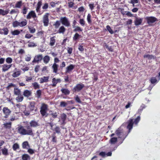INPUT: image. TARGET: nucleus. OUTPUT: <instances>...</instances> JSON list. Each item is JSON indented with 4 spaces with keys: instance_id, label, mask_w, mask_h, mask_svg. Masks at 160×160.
Masks as SVG:
<instances>
[{
    "instance_id": "obj_9",
    "label": "nucleus",
    "mask_w": 160,
    "mask_h": 160,
    "mask_svg": "<svg viewBox=\"0 0 160 160\" xmlns=\"http://www.w3.org/2000/svg\"><path fill=\"white\" fill-rule=\"evenodd\" d=\"M49 13H46L43 17V23L44 25L45 26H47L48 25L49 23V19L48 18Z\"/></svg>"
},
{
    "instance_id": "obj_3",
    "label": "nucleus",
    "mask_w": 160,
    "mask_h": 160,
    "mask_svg": "<svg viewBox=\"0 0 160 160\" xmlns=\"http://www.w3.org/2000/svg\"><path fill=\"white\" fill-rule=\"evenodd\" d=\"M48 109V105L44 103H42L40 108V113L43 118H46L48 116V113H47Z\"/></svg>"
},
{
    "instance_id": "obj_21",
    "label": "nucleus",
    "mask_w": 160,
    "mask_h": 160,
    "mask_svg": "<svg viewBox=\"0 0 160 160\" xmlns=\"http://www.w3.org/2000/svg\"><path fill=\"white\" fill-rule=\"evenodd\" d=\"M30 124L32 127H36L39 126L38 122L35 120H32L30 122Z\"/></svg>"
},
{
    "instance_id": "obj_59",
    "label": "nucleus",
    "mask_w": 160,
    "mask_h": 160,
    "mask_svg": "<svg viewBox=\"0 0 160 160\" xmlns=\"http://www.w3.org/2000/svg\"><path fill=\"white\" fill-rule=\"evenodd\" d=\"M6 61L7 63L10 64L12 62V60L11 58L8 57L6 59Z\"/></svg>"
},
{
    "instance_id": "obj_39",
    "label": "nucleus",
    "mask_w": 160,
    "mask_h": 160,
    "mask_svg": "<svg viewBox=\"0 0 160 160\" xmlns=\"http://www.w3.org/2000/svg\"><path fill=\"white\" fill-rule=\"evenodd\" d=\"M29 107L30 111L34 110L35 108V103L34 102H31L29 106Z\"/></svg>"
},
{
    "instance_id": "obj_20",
    "label": "nucleus",
    "mask_w": 160,
    "mask_h": 160,
    "mask_svg": "<svg viewBox=\"0 0 160 160\" xmlns=\"http://www.w3.org/2000/svg\"><path fill=\"white\" fill-rule=\"evenodd\" d=\"M48 114V116H51L52 118H57L58 116L57 112L52 110L49 111Z\"/></svg>"
},
{
    "instance_id": "obj_41",
    "label": "nucleus",
    "mask_w": 160,
    "mask_h": 160,
    "mask_svg": "<svg viewBox=\"0 0 160 160\" xmlns=\"http://www.w3.org/2000/svg\"><path fill=\"white\" fill-rule=\"evenodd\" d=\"M42 2L41 1H39L37 5V7L36 8V11L37 12H39L40 11V9L42 5Z\"/></svg>"
},
{
    "instance_id": "obj_53",
    "label": "nucleus",
    "mask_w": 160,
    "mask_h": 160,
    "mask_svg": "<svg viewBox=\"0 0 160 160\" xmlns=\"http://www.w3.org/2000/svg\"><path fill=\"white\" fill-rule=\"evenodd\" d=\"M8 84V85L6 88V89L7 90L9 89L12 87H14L15 88L16 87L15 85L12 83H10Z\"/></svg>"
},
{
    "instance_id": "obj_8",
    "label": "nucleus",
    "mask_w": 160,
    "mask_h": 160,
    "mask_svg": "<svg viewBox=\"0 0 160 160\" xmlns=\"http://www.w3.org/2000/svg\"><path fill=\"white\" fill-rule=\"evenodd\" d=\"M118 146L117 145H111L109 147L110 151L108 153H106L107 156H111L112 155V152L115 150L117 148Z\"/></svg>"
},
{
    "instance_id": "obj_42",
    "label": "nucleus",
    "mask_w": 160,
    "mask_h": 160,
    "mask_svg": "<svg viewBox=\"0 0 160 160\" xmlns=\"http://www.w3.org/2000/svg\"><path fill=\"white\" fill-rule=\"evenodd\" d=\"M2 154L5 156H7L8 155V150L6 148H4L3 149H2Z\"/></svg>"
},
{
    "instance_id": "obj_57",
    "label": "nucleus",
    "mask_w": 160,
    "mask_h": 160,
    "mask_svg": "<svg viewBox=\"0 0 160 160\" xmlns=\"http://www.w3.org/2000/svg\"><path fill=\"white\" fill-rule=\"evenodd\" d=\"M101 160V159L99 156H95L91 159V160Z\"/></svg>"
},
{
    "instance_id": "obj_28",
    "label": "nucleus",
    "mask_w": 160,
    "mask_h": 160,
    "mask_svg": "<svg viewBox=\"0 0 160 160\" xmlns=\"http://www.w3.org/2000/svg\"><path fill=\"white\" fill-rule=\"evenodd\" d=\"M22 146L23 149H28L30 147V146L27 141L23 142L22 144Z\"/></svg>"
},
{
    "instance_id": "obj_40",
    "label": "nucleus",
    "mask_w": 160,
    "mask_h": 160,
    "mask_svg": "<svg viewBox=\"0 0 160 160\" xmlns=\"http://www.w3.org/2000/svg\"><path fill=\"white\" fill-rule=\"evenodd\" d=\"M27 21L26 20L21 21V22H19V26L20 27H23L26 26L27 24Z\"/></svg>"
},
{
    "instance_id": "obj_56",
    "label": "nucleus",
    "mask_w": 160,
    "mask_h": 160,
    "mask_svg": "<svg viewBox=\"0 0 160 160\" xmlns=\"http://www.w3.org/2000/svg\"><path fill=\"white\" fill-rule=\"evenodd\" d=\"M151 82L152 84H154L157 82V80L156 78L152 77L151 78Z\"/></svg>"
},
{
    "instance_id": "obj_18",
    "label": "nucleus",
    "mask_w": 160,
    "mask_h": 160,
    "mask_svg": "<svg viewBox=\"0 0 160 160\" xmlns=\"http://www.w3.org/2000/svg\"><path fill=\"white\" fill-rule=\"evenodd\" d=\"M12 64L7 65L6 64H4L2 65V71L3 72H5L8 71L11 67Z\"/></svg>"
},
{
    "instance_id": "obj_63",
    "label": "nucleus",
    "mask_w": 160,
    "mask_h": 160,
    "mask_svg": "<svg viewBox=\"0 0 160 160\" xmlns=\"http://www.w3.org/2000/svg\"><path fill=\"white\" fill-rule=\"evenodd\" d=\"M28 10V8L25 7H23L22 9V13L23 14H25L26 13Z\"/></svg>"
},
{
    "instance_id": "obj_35",
    "label": "nucleus",
    "mask_w": 160,
    "mask_h": 160,
    "mask_svg": "<svg viewBox=\"0 0 160 160\" xmlns=\"http://www.w3.org/2000/svg\"><path fill=\"white\" fill-rule=\"evenodd\" d=\"M62 93L65 95H68L70 93V91L67 89L62 88L61 89Z\"/></svg>"
},
{
    "instance_id": "obj_34",
    "label": "nucleus",
    "mask_w": 160,
    "mask_h": 160,
    "mask_svg": "<svg viewBox=\"0 0 160 160\" xmlns=\"http://www.w3.org/2000/svg\"><path fill=\"white\" fill-rule=\"evenodd\" d=\"M43 62L46 64L48 63L50 60L49 57L48 55L45 56L43 59Z\"/></svg>"
},
{
    "instance_id": "obj_46",
    "label": "nucleus",
    "mask_w": 160,
    "mask_h": 160,
    "mask_svg": "<svg viewBox=\"0 0 160 160\" xmlns=\"http://www.w3.org/2000/svg\"><path fill=\"white\" fill-rule=\"evenodd\" d=\"M11 33L13 35H18L20 33V32L18 30L11 31Z\"/></svg>"
},
{
    "instance_id": "obj_49",
    "label": "nucleus",
    "mask_w": 160,
    "mask_h": 160,
    "mask_svg": "<svg viewBox=\"0 0 160 160\" xmlns=\"http://www.w3.org/2000/svg\"><path fill=\"white\" fill-rule=\"evenodd\" d=\"M12 25L14 28L18 27L19 26V25H20L19 24V22L17 21H14L12 22Z\"/></svg>"
},
{
    "instance_id": "obj_54",
    "label": "nucleus",
    "mask_w": 160,
    "mask_h": 160,
    "mask_svg": "<svg viewBox=\"0 0 160 160\" xmlns=\"http://www.w3.org/2000/svg\"><path fill=\"white\" fill-rule=\"evenodd\" d=\"M28 29L30 32L32 33H34L36 31L35 28L32 27H28Z\"/></svg>"
},
{
    "instance_id": "obj_5",
    "label": "nucleus",
    "mask_w": 160,
    "mask_h": 160,
    "mask_svg": "<svg viewBox=\"0 0 160 160\" xmlns=\"http://www.w3.org/2000/svg\"><path fill=\"white\" fill-rule=\"evenodd\" d=\"M84 87L82 84H77L72 89L73 92H80Z\"/></svg>"
},
{
    "instance_id": "obj_10",
    "label": "nucleus",
    "mask_w": 160,
    "mask_h": 160,
    "mask_svg": "<svg viewBox=\"0 0 160 160\" xmlns=\"http://www.w3.org/2000/svg\"><path fill=\"white\" fill-rule=\"evenodd\" d=\"M42 54H39L35 56L34 59L32 61V62L38 63L39 61H41L42 59Z\"/></svg>"
},
{
    "instance_id": "obj_51",
    "label": "nucleus",
    "mask_w": 160,
    "mask_h": 160,
    "mask_svg": "<svg viewBox=\"0 0 160 160\" xmlns=\"http://www.w3.org/2000/svg\"><path fill=\"white\" fill-rule=\"evenodd\" d=\"M80 37V35L77 33H76L75 34L73 37V40L76 41Z\"/></svg>"
},
{
    "instance_id": "obj_24",
    "label": "nucleus",
    "mask_w": 160,
    "mask_h": 160,
    "mask_svg": "<svg viewBox=\"0 0 160 160\" xmlns=\"http://www.w3.org/2000/svg\"><path fill=\"white\" fill-rule=\"evenodd\" d=\"M61 81L60 79H56L55 78H53L52 80V86L55 87L58 82H60Z\"/></svg>"
},
{
    "instance_id": "obj_12",
    "label": "nucleus",
    "mask_w": 160,
    "mask_h": 160,
    "mask_svg": "<svg viewBox=\"0 0 160 160\" xmlns=\"http://www.w3.org/2000/svg\"><path fill=\"white\" fill-rule=\"evenodd\" d=\"M3 112L5 116L4 117L5 118H7L8 117V115L11 112V111L7 107H4L2 109Z\"/></svg>"
},
{
    "instance_id": "obj_43",
    "label": "nucleus",
    "mask_w": 160,
    "mask_h": 160,
    "mask_svg": "<svg viewBox=\"0 0 160 160\" xmlns=\"http://www.w3.org/2000/svg\"><path fill=\"white\" fill-rule=\"evenodd\" d=\"M22 2L21 1L17 2L15 5V7L18 8H20L22 5Z\"/></svg>"
},
{
    "instance_id": "obj_37",
    "label": "nucleus",
    "mask_w": 160,
    "mask_h": 160,
    "mask_svg": "<svg viewBox=\"0 0 160 160\" xmlns=\"http://www.w3.org/2000/svg\"><path fill=\"white\" fill-rule=\"evenodd\" d=\"M21 91L18 88L16 87L14 88V93L17 95H19L20 94Z\"/></svg>"
},
{
    "instance_id": "obj_55",
    "label": "nucleus",
    "mask_w": 160,
    "mask_h": 160,
    "mask_svg": "<svg viewBox=\"0 0 160 160\" xmlns=\"http://www.w3.org/2000/svg\"><path fill=\"white\" fill-rule=\"evenodd\" d=\"M106 28L107 30L111 34H112L113 33V32L112 30V29L109 26L107 25L106 27Z\"/></svg>"
},
{
    "instance_id": "obj_31",
    "label": "nucleus",
    "mask_w": 160,
    "mask_h": 160,
    "mask_svg": "<svg viewBox=\"0 0 160 160\" xmlns=\"http://www.w3.org/2000/svg\"><path fill=\"white\" fill-rule=\"evenodd\" d=\"M132 102H125L124 103L125 108L127 109L130 107L132 106Z\"/></svg>"
},
{
    "instance_id": "obj_11",
    "label": "nucleus",
    "mask_w": 160,
    "mask_h": 160,
    "mask_svg": "<svg viewBox=\"0 0 160 160\" xmlns=\"http://www.w3.org/2000/svg\"><path fill=\"white\" fill-rule=\"evenodd\" d=\"M32 17L34 18V20H35V18H37L36 14L33 11H30L27 16V18L28 19H30Z\"/></svg>"
},
{
    "instance_id": "obj_23",
    "label": "nucleus",
    "mask_w": 160,
    "mask_h": 160,
    "mask_svg": "<svg viewBox=\"0 0 160 160\" xmlns=\"http://www.w3.org/2000/svg\"><path fill=\"white\" fill-rule=\"evenodd\" d=\"M58 65L56 63H54L52 66V68L53 69V72L56 73H57L58 71Z\"/></svg>"
},
{
    "instance_id": "obj_14",
    "label": "nucleus",
    "mask_w": 160,
    "mask_h": 160,
    "mask_svg": "<svg viewBox=\"0 0 160 160\" xmlns=\"http://www.w3.org/2000/svg\"><path fill=\"white\" fill-rule=\"evenodd\" d=\"M12 122H5L3 124V127L7 129H10L11 128Z\"/></svg>"
},
{
    "instance_id": "obj_27",
    "label": "nucleus",
    "mask_w": 160,
    "mask_h": 160,
    "mask_svg": "<svg viewBox=\"0 0 160 160\" xmlns=\"http://www.w3.org/2000/svg\"><path fill=\"white\" fill-rule=\"evenodd\" d=\"M118 141V139L116 137H112L109 140V142L111 144V145H113Z\"/></svg>"
},
{
    "instance_id": "obj_61",
    "label": "nucleus",
    "mask_w": 160,
    "mask_h": 160,
    "mask_svg": "<svg viewBox=\"0 0 160 160\" xmlns=\"http://www.w3.org/2000/svg\"><path fill=\"white\" fill-rule=\"evenodd\" d=\"M91 15L89 13L88 15L87 16V21L89 23H91L92 21L91 20Z\"/></svg>"
},
{
    "instance_id": "obj_48",
    "label": "nucleus",
    "mask_w": 160,
    "mask_h": 160,
    "mask_svg": "<svg viewBox=\"0 0 160 160\" xmlns=\"http://www.w3.org/2000/svg\"><path fill=\"white\" fill-rule=\"evenodd\" d=\"M19 148V145L17 143L13 144L12 146V148L14 151H16L17 149H18Z\"/></svg>"
},
{
    "instance_id": "obj_33",
    "label": "nucleus",
    "mask_w": 160,
    "mask_h": 160,
    "mask_svg": "<svg viewBox=\"0 0 160 160\" xmlns=\"http://www.w3.org/2000/svg\"><path fill=\"white\" fill-rule=\"evenodd\" d=\"M66 31V29L63 26H62L59 28L58 32L59 33L64 34Z\"/></svg>"
},
{
    "instance_id": "obj_2",
    "label": "nucleus",
    "mask_w": 160,
    "mask_h": 160,
    "mask_svg": "<svg viewBox=\"0 0 160 160\" xmlns=\"http://www.w3.org/2000/svg\"><path fill=\"white\" fill-rule=\"evenodd\" d=\"M140 120V115L138 116L133 121V119H130L128 122V125L127 126V128L128 129V133H129L131 130L132 128L134 123L136 125H137Z\"/></svg>"
},
{
    "instance_id": "obj_29",
    "label": "nucleus",
    "mask_w": 160,
    "mask_h": 160,
    "mask_svg": "<svg viewBox=\"0 0 160 160\" xmlns=\"http://www.w3.org/2000/svg\"><path fill=\"white\" fill-rule=\"evenodd\" d=\"M22 160H30V157L27 154H25L22 155Z\"/></svg>"
},
{
    "instance_id": "obj_32",
    "label": "nucleus",
    "mask_w": 160,
    "mask_h": 160,
    "mask_svg": "<svg viewBox=\"0 0 160 160\" xmlns=\"http://www.w3.org/2000/svg\"><path fill=\"white\" fill-rule=\"evenodd\" d=\"M9 10H4L2 9H0V15L4 16L9 13Z\"/></svg>"
},
{
    "instance_id": "obj_6",
    "label": "nucleus",
    "mask_w": 160,
    "mask_h": 160,
    "mask_svg": "<svg viewBox=\"0 0 160 160\" xmlns=\"http://www.w3.org/2000/svg\"><path fill=\"white\" fill-rule=\"evenodd\" d=\"M18 132L22 135H28L26 129H25L24 127L22 126L18 128Z\"/></svg>"
},
{
    "instance_id": "obj_50",
    "label": "nucleus",
    "mask_w": 160,
    "mask_h": 160,
    "mask_svg": "<svg viewBox=\"0 0 160 160\" xmlns=\"http://www.w3.org/2000/svg\"><path fill=\"white\" fill-rule=\"evenodd\" d=\"M74 28L75 29L73 30V31L74 32H82V29L80 27L77 26Z\"/></svg>"
},
{
    "instance_id": "obj_16",
    "label": "nucleus",
    "mask_w": 160,
    "mask_h": 160,
    "mask_svg": "<svg viewBox=\"0 0 160 160\" xmlns=\"http://www.w3.org/2000/svg\"><path fill=\"white\" fill-rule=\"evenodd\" d=\"M32 93L31 91L26 90L24 91L23 95L24 97L28 98L32 96Z\"/></svg>"
},
{
    "instance_id": "obj_64",
    "label": "nucleus",
    "mask_w": 160,
    "mask_h": 160,
    "mask_svg": "<svg viewBox=\"0 0 160 160\" xmlns=\"http://www.w3.org/2000/svg\"><path fill=\"white\" fill-rule=\"evenodd\" d=\"M36 46L35 44L33 42H31L28 44L29 47H35Z\"/></svg>"
},
{
    "instance_id": "obj_25",
    "label": "nucleus",
    "mask_w": 160,
    "mask_h": 160,
    "mask_svg": "<svg viewBox=\"0 0 160 160\" xmlns=\"http://www.w3.org/2000/svg\"><path fill=\"white\" fill-rule=\"evenodd\" d=\"M146 107V106L143 104H142L140 106V108L138 109L137 114H138L139 115L141 114L143 110Z\"/></svg>"
},
{
    "instance_id": "obj_58",
    "label": "nucleus",
    "mask_w": 160,
    "mask_h": 160,
    "mask_svg": "<svg viewBox=\"0 0 160 160\" xmlns=\"http://www.w3.org/2000/svg\"><path fill=\"white\" fill-rule=\"evenodd\" d=\"M41 90H38L36 93V95L37 97L38 98H39L40 97V96L41 94Z\"/></svg>"
},
{
    "instance_id": "obj_22",
    "label": "nucleus",
    "mask_w": 160,
    "mask_h": 160,
    "mask_svg": "<svg viewBox=\"0 0 160 160\" xmlns=\"http://www.w3.org/2000/svg\"><path fill=\"white\" fill-rule=\"evenodd\" d=\"M14 72L12 75V76L13 77L16 78L18 77L20 74V71H17V69L15 68L14 70Z\"/></svg>"
},
{
    "instance_id": "obj_62",
    "label": "nucleus",
    "mask_w": 160,
    "mask_h": 160,
    "mask_svg": "<svg viewBox=\"0 0 160 160\" xmlns=\"http://www.w3.org/2000/svg\"><path fill=\"white\" fill-rule=\"evenodd\" d=\"M98 156H99V157L101 156L102 157H104L106 156V154L105 152H102L99 153V154Z\"/></svg>"
},
{
    "instance_id": "obj_4",
    "label": "nucleus",
    "mask_w": 160,
    "mask_h": 160,
    "mask_svg": "<svg viewBox=\"0 0 160 160\" xmlns=\"http://www.w3.org/2000/svg\"><path fill=\"white\" fill-rule=\"evenodd\" d=\"M60 21L62 24L66 27H69L70 26V24L68 19L66 17H61L60 18Z\"/></svg>"
},
{
    "instance_id": "obj_7",
    "label": "nucleus",
    "mask_w": 160,
    "mask_h": 160,
    "mask_svg": "<svg viewBox=\"0 0 160 160\" xmlns=\"http://www.w3.org/2000/svg\"><path fill=\"white\" fill-rule=\"evenodd\" d=\"M145 19L147 23L149 25L158 21V19L154 17H148L145 18Z\"/></svg>"
},
{
    "instance_id": "obj_38",
    "label": "nucleus",
    "mask_w": 160,
    "mask_h": 160,
    "mask_svg": "<svg viewBox=\"0 0 160 160\" xmlns=\"http://www.w3.org/2000/svg\"><path fill=\"white\" fill-rule=\"evenodd\" d=\"M143 57L145 58H147L149 60L154 58V56L152 55H150L148 54L144 55L143 56Z\"/></svg>"
},
{
    "instance_id": "obj_1",
    "label": "nucleus",
    "mask_w": 160,
    "mask_h": 160,
    "mask_svg": "<svg viewBox=\"0 0 160 160\" xmlns=\"http://www.w3.org/2000/svg\"><path fill=\"white\" fill-rule=\"evenodd\" d=\"M123 126H121L117 129L115 133L118 137V143L117 145L119 146L121 144L127 136L128 133L126 134L122 128Z\"/></svg>"
},
{
    "instance_id": "obj_44",
    "label": "nucleus",
    "mask_w": 160,
    "mask_h": 160,
    "mask_svg": "<svg viewBox=\"0 0 160 160\" xmlns=\"http://www.w3.org/2000/svg\"><path fill=\"white\" fill-rule=\"evenodd\" d=\"M55 132V134L57 133L59 134L61 133V129L58 126H56V127L53 130Z\"/></svg>"
},
{
    "instance_id": "obj_36",
    "label": "nucleus",
    "mask_w": 160,
    "mask_h": 160,
    "mask_svg": "<svg viewBox=\"0 0 160 160\" xmlns=\"http://www.w3.org/2000/svg\"><path fill=\"white\" fill-rule=\"evenodd\" d=\"M55 36H53L50 38V45L52 46H53L54 45L56 41L55 39Z\"/></svg>"
},
{
    "instance_id": "obj_26",
    "label": "nucleus",
    "mask_w": 160,
    "mask_h": 160,
    "mask_svg": "<svg viewBox=\"0 0 160 160\" xmlns=\"http://www.w3.org/2000/svg\"><path fill=\"white\" fill-rule=\"evenodd\" d=\"M49 77H44L40 78V83L46 82L48 81Z\"/></svg>"
},
{
    "instance_id": "obj_52",
    "label": "nucleus",
    "mask_w": 160,
    "mask_h": 160,
    "mask_svg": "<svg viewBox=\"0 0 160 160\" xmlns=\"http://www.w3.org/2000/svg\"><path fill=\"white\" fill-rule=\"evenodd\" d=\"M60 21H57L56 22L53 24V26L55 27V28H58L60 25Z\"/></svg>"
},
{
    "instance_id": "obj_60",
    "label": "nucleus",
    "mask_w": 160,
    "mask_h": 160,
    "mask_svg": "<svg viewBox=\"0 0 160 160\" xmlns=\"http://www.w3.org/2000/svg\"><path fill=\"white\" fill-rule=\"evenodd\" d=\"M79 23L82 26H84L85 24V22L83 19H80Z\"/></svg>"
},
{
    "instance_id": "obj_19",
    "label": "nucleus",
    "mask_w": 160,
    "mask_h": 160,
    "mask_svg": "<svg viewBox=\"0 0 160 160\" xmlns=\"http://www.w3.org/2000/svg\"><path fill=\"white\" fill-rule=\"evenodd\" d=\"M31 127H32L30 125H27L26 127V128L27 129L26 131L28 133V135H32L33 134Z\"/></svg>"
},
{
    "instance_id": "obj_15",
    "label": "nucleus",
    "mask_w": 160,
    "mask_h": 160,
    "mask_svg": "<svg viewBox=\"0 0 160 160\" xmlns=\"http://www.w3.org/2000/svg\"><path fill=\"white\" fill-rule=\"evenodd\" d=\"M61 124L64 125L66 123L65 121L67 118V115L63 113L61 114Z\"/></svg>"
},
{
    "instance_id": "obj_17",
    "label": "nucleus",
    "mask_w": 160,
    "mask_h": 160,
    "mask_svg": "<svg viewBox=\"0 0 160 160\" xmlns=\"http://www.w3.org/2000/svg\"><path fill=\"white\" fill-rule=\"evenodd\" d=\"M75 66L71 64L66 68V73H70L75 68Z\"/></svg>"
},
{
    "instance_id": "obj_45",
    "label": "nucleus",
    "mask_w": 160,
    "mask_h": 160,
    "mask_svg": "<svg viewBox=\"0 0 160 160\" xmlns=\"http://www.w3.org/2000/svg\"><path fill=\"white\" fill-rule=\"evenodd\" d=\"M52 141L53 142H56L57 139L55 136V132H53V133L52 135Z\"/></svg>"
},
{
    "instance_id": "obj_30",
    "label": "nucleus",
    "mask_w": 160,
    "mask_h": 160,
    "mask_svg": "<svg viewBox=\"0 0 160 160\" xmlns=\"http://www.w3.org/2000/svg\"><path fill=\"white\" fill-rule=\"evenodd\" d=\"M8 30L7 28H4L2 29V31L0 32V33L1 34H3L5 35H7L8 34Z\"/></svg>"
},
{
    "instance_id": "obj_13",
    "label": "nucleus",
    "mask_w": 160,
    "mask_h": 160,
    "mask_svg": "<svg viewBox=\"0 0 160 160\" xmlns=\"http://www.w3.org/2000/svg\"><path fill=\"white\" fill-rule=\"evenodd\" d=\"M142 18L136 17L134 21L135 25L136 26L141 25L142 22Z\"/></svg>"
},
{
    "instance_id": "obj_47",
    "label": "nucleus",
    "mask_w": 160,
    "mask_h": 160,
    "mask_svg": "<svg viewBox=\"0 0 160 160\" xmlns=\"http://www.w3.org/2000/svg\"><path fill=\"white\" fill-rule=\"evenodd\" d=\"M32 85L35 89H38L40 88L39 85L36 82L32 83Z\"/></svg>"
}]
</instances>
